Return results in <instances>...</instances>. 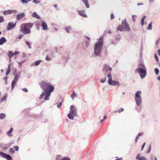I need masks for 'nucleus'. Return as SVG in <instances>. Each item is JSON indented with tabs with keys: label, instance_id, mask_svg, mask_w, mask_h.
I'll list each match as a JSON object with an SVG mask.
<instances>
[{
	"label": "nucleus",
	"instance_id": "obj_1",
	"mask_svg": "<svg viewBox=\"0 0 160 160\" xmlns=\"http://www.w3.org/2000/svg\"><path fill=\"white\" fill-rule=\"evenodd\" d=\"M103 38H100L96 43L94 46V54L95 57L100 56L103 45Z\"/></svg>",
	"mask_w": 160,
	"mask_h": 160
},
{
	"label": "nucleus",
	"instance_id": "obj_2",
	"mask_svg": "<svg viewBox=\"0 0 160 160\" xmlns=\"http://www.w3.org/2000/svg\"><path fill=\"white\" fill-rule=\"evenodd\" d=\"M141 94V91H138L135 94L134 99L136 104L135 109L138 112H140L142 110V107L140 106L142 102Z\"/></svg>",
	"mask_w": 160,
	"mask_h": 160
},
{
	"label": "nucleus",
	"instance_id": "obj_3",
	"mask_svg": "<svg viewBox=\"0 0 160 160\" xmlns=\"http://www.w3.org/2000/svg\"><path fill=\"white\" fill-rule=\"evenodd\" d=\"M41 88L43 89L44 91L51 93L54 89V86L52 85L48 81L44 80L42 81L39 84Z\"/></svg>",
	"mask_w": 160,
	"mask_h": 160
},
{
	"label": "nucleus",
	"instance_id": "obj_4",
	"mask_svg": "<svg viewBox=\"0 0 160 160\" xmlns=\"http://www.w3.org/2000/svg\"><path fill=\"white\" fill-rule=\"evenodd\" d=\"M135 71L138 72L140 75L142 79L146 75V68L143 63H140L137 69L135 70Z\"/></svg>",
	"mask_w": 160,
	"mask_h": 160
},
{
	"label": "nucleus",
	"instance_id": "obj_5",
	"mask_svg": "<svg viewBox=\"0 0 160 160\" xmlns=\"http://www.w3.org/2000/svg\"><path fill=\"white\" fill-rule=\"evenodd\" d=\"M32 23H26L22 24L20 27V31L22 32L24 34H29L31 33L30 29L32 27Z\"/></svg>",
	"mask_w": 160,
	"mask_h": 160
},
{
	"label": "nucleus",
	"instance_id": "obj_6",
	"mask_svg": "<svg viewBox=\"0 0 160 160\" xmlns=\"http://www.w3.org/2000/svg\"><path fill=\"white\" fill-rule=\"evenodd\" d=\"M122 25L119 26L117 28V29L118 30L120 31L129 32L130 31V28L126 18L122 21Z\"/></svg>",
	"mask_w": 160,
	"mask_h": 160
},
{
	"label": "nucleus",
	"instance_id": "obj_7",
	"mask_svg": "<svg viewBox=\"0 0 160 160\" xmlns=\"http://www.w3.org/2000/svg\"><path fill=\"white\" fill-rule=\"evenodd\" d=\"M107 77L108 78V83L110 85L112 86H119V82L116 81H112V76L111 73L108 74L107 75Z\"/></svg>",
	"mask_w": 160,
	"mask_h": 160
},
{
	"label": "nucleus",
	"instance_id": "obj_8",
	"mask_svg": "<svg viewBox=\"0 0 160 160\" xmlns=\"http://www.w3.org/2000/svg\"><path fill=\"white\" fill-rule=\"evenodd\" d=\"M51 93L43 91L41 94L40 95L39 99H40L44 98L45 100H48L51 96Z\"/></svg>",
	"mask_w": 160,
	"mask_h": 160
},
{
	"label": "nucleus",
	"instance_id": "obj_9",
	"mask_svg": "<svg viewBox=\"0 0 160 160\" xmlns=\"http://www.w3.org/2000/svg\"><path fill=\"white\" fill-rule=\"evenodd\" d=\"M16 25V23H14L12 22H10L8 23L7 26V29L9 31L15 28Z\"/></svg>",
	"mask_w": 160,
	"mask_h": 160
},
{
	"label": "nucleus",
	"instance_id": "obj_10",
	"mask_svg": "<svg viewBox=\"0 0 160 160\" xmlns=\"http://www.w3.org/2000/svg\"><path fill=\"white\" fill-rule=\"evenodd\" d=\"M0 155L2 157L6 158L7 160H11L12 159V157L10 155L6 154L2 152H0Z\"/></svg>",
	"mask_w": 160,
	"mask_h": 160
},
{
	"label": "nucleus",
	"instance_id": "obj_11",
	"mask_svg": "<svg viewBox=\"0 0 160 160\" xmlns=\"http://www.w3.org/2000/svg\"><path fill=\"white\" fill-rule=\"evenodd\" d=\"M77 110L76 108L73 105H71L70 107V110L69 112L73 114L74 115H77Z\"/></svg>",
	"mask_w": 160,
	"mask_h": 160
},
{
	"label": "nucleus",
	"instance_id": "obj_12",
	"mask_svg": "<svg viewBox=\"0 0 160 160\" xmlns=\"http://www.w3.org/2000/svg\"><path fill=\"white\" fill-rule=\"evenodd\" d=\"M103 70L108 73V74L109 73H111L110 72L112 71V69L109 66L106 65L104 66Z\"/></svg>",
	"mask_w": 160,
	"mask_h": 160
},
{
	"label": "nucleus",
	"instance_id": "obj_13",
	"mask_svg": "<svg viewBox=\"0 0 160 160\" xmlns=\"http://www.w3.org/2000/svg\"><path fill=\"white\" fill-rule=\"evenodd\" d=\"M77 12L80 16L84 18H87V15L85 14L84 10H78Z\"/></svg>",
	"mask_w": 160,
	"mask_h": 160
},
{
	"label": "nucleus",
	"instance_id": "obj_14",
	"mask_svg": "<svg viewBox=\"0 0 160 160\" xmlns=\"http://www.w3.org/2000/svg\"><path fill=\"white\" fill-rule=\"evenodd\" d=\"M16 10H7L3 12V13L4 15H7L9 14H11L13 12H16Z\"/></svg>",
	"mask_w": 160,
	"mask_h": 160
},
{
	"label": "nucleus",
	"instance_id": "obj_15",
	"mask_svg": "<svg viewBox=\"0 0 160 160\" xmlns=\"http://www.w3.org/2000/svg\"><path fill=\"white\" fill-rule=\"evenodd\" d=\"M25 16V14L24 12L21 13L20 14H18L16 16V19L18 20H19L23 18Z\"/></svg>",
	"mask_w": 160,
	"mask_h": 160
},
{
	"label": "nucleus",
	"instance_id": "obj_16",
	"mask_svg": "<svg viewBox=\"0 0 160 160\" xmlns=\"http://www.w3.org/2000/svg\"><path fill=\"white\" fill-rule=\"evenodd\" d=\"M41 22V26L42 27L43 29L44 30H48V28L47 24L44 21H42Z\"/></svg>",
	"mask_w": 160,
	"mask_h": 160
},
{
	"label": "nucleus",
	"instance_id": "obj_17",
	"mask_svg": "<svg viewBox=\"0 0 160 160\" xmlns=\"http://www.w3.org/2000/svg\"><path fill=\"white\" fill-rule=\"evenodd\" d=\"M13 75L15 76L13 80L18 81L20 76V73H16L15 72L14 73Z\"/></svg>",
	"mask_w": 160,
	"mask_h": 160
},
{
	"label": "nucleus",
	"instance_id": "obj_18",
	"mask_svg": "<svg viewBox=\"0 0 160 160\" xmlns=\"http://www.w3.org/2000/svg\"><path fill=\"white\" fill-rule=\"evenodd\" d=\"M140 155L138 154L137 155L136 159H138L139 160H146L147 159L144 156H142L141 157H140Z\"/></svg>",
	"mask_w": 160,
	"mask_h": 160
},
{
	"label": "nucleus",
	"instance_id": "obj_19",
	"mask_svg": "<svg viewBox=\"0 0 160 160\" xmlns=\"http://www.w3.org/2000/svg\"><path fill=\"white\" fill-rule=\"evenodd\" d=\"M7 41V40L4 37H2L0 39V45H2Z\"/></svg>",
	"mask_w": 160,
	"mask_h": 160
},
{
	"label": "nucleus",
	"instance_id": "obj_20",
	"mask_svg": "<svg viewBox=\"0 0 160 160\" xmlns=\"http://www.w3.org/2000/svg\"><path fill=\"white\" fill-rule=\"evenodd\" d=\"M65 29L66 32L67 33H70L72 30L71 27L70 26H68L65 27Z\"/></svg>",
	"mask_w": 160,
	"mask_h": 160
},
{
	"label": "nucleus",
	"instance_id": "obj_21",
	"mask_svg": "<svg viewBox=\"0 0 160 160\" xmlns=\"http://www.w3.org/2000/svg\"><path fill=\"white\" fill-rule=\"evenodd\" d=\"M76 116V115H74L73 114L70 112L68 114V117L71 120H73L75 116Z\"/></svg>",
	"mask_w": 160,
	"mask_h": 160
},
{
	"label": "nucleus",
	"instance_id": "obj_22",
	"mask_svg": "<svg viewBox=\"0 0 160 160\" xmlns=\"http://www.w3.org/2000/svg\"><path fill=\"white\" fill-rule=\"evenodd\" d=\"M13 131V128H11L9 131L7 132H6V134L8 135L9 136H12V133Z\"/></svg>",
	"mask_w": 160,
	"mask_h": 160
},
{
	"label": "nucleus",
	"instance_id": "obj_23",
	"mask_svg": "<svg viewBox=\"0 0 160 160\" xmlns=\"http://www.w3.org/2000/svg\"><path fill=\"white\" fill-rule=\"evenodd\" d=\"M17 82V81L14 80L12 81L11 83V88L12 90L14 89Z\"/></svg>",
	"mask_w": 160,
	"mask_h": 160
},
{
	"label": "nucleus",
	"instance_id": "obj_24",
	"mask_svg": "<svg viewBox=\"0 0 160 160\" xmlns=\"http://www.w3.org/2000/svg\"><path fill=\"white\" fill-rule=\"evenodd\" d=\"M82 1L85 5L87 8H89V6L88 0H82Z\"/></svg>",
	"mask_w": 160,
	"mask_h": 160
},
{
	"label": "nucleus",
	"instance_id": "obj_25",
	"mask_svg": "<svg viewBox=\"0 0 160 160\" xmlns=\"http://www.w3.org/2000/svg\"><path fill=\"white\" fill-rule=\"evenodd\" d=\"M32 16L33 17L37 19H39L40 18V16L36 12H34Z\"/></svg>",
	"mask_w": 160,
	"mask_h": 160
},
{
	"label": "nucleus",
	"instance_id": "obj_26",
	"mask_svg": "<svg viewBox=\"0 0 160 160\" xmlns=\"http://www.w3.org/2000/svg\"><path fill=\"white\" fill-rule=\"evenodd\" d=\"M10 65H11L10 64H8V65L7 69V71L6 72V75H8L10 73Z\"/></svg>",
	"mask_w": 160,
	"mask_h": 160
},
{
	"label": "nucleus",
	"instance_id": "obj_27",
	"mask_svg": "<svg viewBox=\"0 0 160 160\" xmlns=\"http://www.w3.org/2000/svg\"><path fill=\"white\" fill-rule=\"evenodd\" d=\"M7 98V96L6 95L4 96L3 97H2L0 101V102L1 103L2 102L5 101L6 100Z\"/></svg>",
	"mask_w": 160,
	"mask_h": 160
},
{
	"label": "nucleus",
	"instance_id": "obj_28",
	"mask_svg": "<svg viewBox=\"0 0 160 160\" xmlns=\"http://www.w3.org/2000/svg\"><path fill=\"white\" fill-rule=\"evenodd\" d=\"M146 17V16H143L141 18V25L142 26H143L144 24V20H145V18Z\"/></svg>",
	"mask_w": 160,
	"mask_h": 160
},
{
	"label": "nucleus",
	"instance_id": "obj_29",
	"mask_svg": "<svg viewBox=\"0 0 160 160\" xmlns=\"http://www.w3.org/2000/svg\"><path fill=\"white\" fill-rule=\"evenodd\" d=\"M8 55L10 59L14 56V54L11 51H9L8 52Z\"/></svg>",
	"mask_w": 160,
	"mask_h": 160
},
{
	"label": "nucleus",
	"instance_id": "obj_30",
	"mask_svg": "<svg viewBox=\"0 0 160 160\" xmlns=\"http://www.w3.org/2000/svg\"><path fill=\"white\" fill-rule=\"evenodd\" d=\"M124 111V109L122 108H120L118 110L114 112V113H116L117 112L120 113L121 112Z\"/></svg>",
	"mask_w": 160,
	"mask_h": 160
},
{
	"label": "nucleus",
	"instance_id": "obj_31",
	"mask_svg": "<svg viewBox=\"0 0 160 160\" xmlns=\"http://www.w3.org/2000/svg\"><path fill=\"white\" fill-rule=\"evenodd\" d=\"M6 115L5 114L3 113H1L0 114V119H3L5 118Z\"/></svg>",
	"mask_w": 160,
	"mask_h": 160
},
{
	"label": "nucleus",
	"instance_id": "obj_32",
	"mask_svg": "<svg viewBox=\"0 0 160 160\" xmlns=\"http://www.w3.org/2000/svg\"><path fill=\"white\" fill-rule=\"evenodd\" d=\"M32 2L36 4H38L40 2V1L39 0H33Z\"/></svg>",
	"mask_w": 160,
	"mask_h": 160
},
{
	"label": "nucleus",
	"instance_id": "obj_33",
	"mask_svg": "<svg viewBox=\"0 0 160 160\" xmlns=\"http://www.w3.org/2000/svg\"><path fill=\"white\" fill-rule=\"evenodd\" d=\"M136 15H133L132 16V19L133 21L134 22H135L136 20Z\"/></svg>",
	"mask_w": 160,
	"mask_h": 160
},
{
	"label": "nucleus",
	"instance_id": "obj_34",
	"mask_svg": "<svg viewBox=\"0 0 160 160\" xmlns=\"http://www.w3.org/2000/svg\"><path fill=\"white\" fill-rule=\"evenodd\" d=\"M152 29V22L149 23L148 25V30H151Z\"/></svg>",
	"mask_w": 160,
	"mask_h": 160
},
{
	"label": "nucleus",
	"instance_id": "obj_35",
	"mask_svg": "<svg viewBox=\"0 0 160 160\" xmlns=\"http://www.w3.org/2000/svg\"><path fill=\"white\" fill-rule=\"evenodd\" d=\"M77 96V95L75 94L74 92H73L71 95V97L73 100H74L75 98Z\"/></svg>",
	"mask_w": 160,
	"mask_h": 160
},
{
	"label": "nucleus",
	"instance_id": "obj_36",
	"mask_svg": "<svg viewBox=\"0 0 160 160\" xmlns=\"http://www.w3.org/2000/svg\"><path fill=\"white\" fill-rule=\"evenodd\" d=\"M25 42L27 44V45L28 46V48H29V49H31V44L30 42H28V41H26Z\"/></svg>",
	"mask_w": 160,
	"mask_h": 160
},
{
	"label": "nucleus",
	"instance_id": "obj_37",
	"mask_svg": "<svg viewBox=\"0 0 160 160\" xmlns=\"http://www.w3.org/2000/svg\"><path fill=\"white\" fill-rule=\"evenodd\" d=\"M40 62H41V61L40 60H38V61H36L35 62L34 65L35 66H38L40 64Z\"/></svg>",
	"mask_w": 160,
	"mask_h": 160
},
{
	"label": "nucleus",
	"instance_id": "obj_38",
	"mask_svg": "<svg viewBox=\"0 0 160 160\" xmlns=\"http://www.w3.org/2000/svg\"><path fill=\"white\" fill-rule=\"evenodd\" d=\"M106 81V77H105L103 78H102L100 80V82L102 83H104Z\"/></svg>",
	"mask_w": 160,
	"mask_h": 160
},
{
	"label": "nucleus",
	"instance_id": "obj_39",
	"mask_svg": "<svg viewBox=\"0 0 160 160\" xmlns=\"http://www.w3.org/2000/svg\"><path fill=\"white\" fill-rule=\"evenodd\" d=\"M21 1L23 4H26L28 2V0H21Z\"/></svg>",
	"mask_w": 160,
	"mask_h": 160
},
{
	"label": "nucleus",
	"instance_id": "obj_40",
	"mask_svg": "<svg viewBox=\"0 0 160 160\" xmlns=\"http://www.w3.org/2000/svg\"><path fill=\"white\" fill-rule=\"evenodd\" d=\"M4 21V18L2 16L0 15V23L3 22Z\"/></svg>",
	"mask_w": 160,
	"mask_h": 160
},
{
	"label": "nucleus",
	"instance_id": "obj_41",
	"mask_svg": "<svg viewBox=\"0 0 160 160\" xmlns=\"http://www.w3.org/2000/svg\"><path fill=\"white\" fill-rule=\"evenodd\" d=\"M154 71L155 73V74L156 75H157L159 73V70L157 68H155L154 69Z\"/></svg>",
	"mask_w": 160,
	"mask_h": 160
},
{
	"label": "nucleus",
	"instance_id": "obj_42",
	"mask_svg": "<svg viewBox=\"0 0 160 160\" xmlns=\"http://www.w3.org/2000/svg\"><path fill=\"white\" fill-rule=\"evenodd\" d=\"M85 38L86 39V40L87 42V43H88L90 41V38L88 36H86Z\"/></svg>",
	"mask_w": 160,
	"mask_h": 160
},
{
	"label": "nucleus",
	"instance_id": "obj_43",
	"mask_svg": "<svg viewBox=\"0 0 160 160\" xmlns=\"http://www.w3.org/2000/svg\"><path fill=\"white\" fill-rule=\"evenodd\" d=\"M13 148L15 149L16 151H18L19 149V147L18 146H14Z\"/></svg>",
	"mask_w": 160,
	"mask_h": 160
},
{
	"label": "nucleus",
	"instance_id": "obj_44",
	"mask_svg": "<svg viewBox=\"0 0 160 160\" xmlns=\"http://www.w3.org/2000/svg\"><path fill=\"white\" fill-rule=\"evenodd\" d=\"M9 152L10 153H13L15 152V151L13 150V148H11L9 150Z\"/></svg>",
	"mask_w": 160,
	"mask_h": 160
},
{
	"label": "nucleus",
	"instance_id": "obj_45",
	"mask_svg": "<svg viewBox=\"0 0 160 160\" xmlns=\"http://www.w3.org/2000/svg\"><path fill=\"white\" fill-rule=\"evenodd\" d=\"M46 60L47 61H50L51 59V58L48 56H47L46 58Z\"/></svg>",
	"mask_w": 160,
	"mask_h": 160
},
{
	"label": "nucleus",
	"instance_id": "obj_46",
	"mask_svg": "<svg viewBox=\"0 0 160 160\" xmlns=\"http://www.w3.org/2000/svg\"><path fill=\"white\" fill-rule=\"evenodd\" d=\"M62 105V103L61 102H59L57 106V107L58 108H59Z\"/></svg>",
	"mask_w": 160,
	"mask_h": 160
},
{
	"label": "nucleus",
	"instance_id": "obj_47",
	"mask_svg": "<svg viewBox=\"0 0 160 160\" xmlns=\"http://www.w3.org/2000/svg\"><path fill=\"white\" fill-rule=\"evenodd\" d=\"M151 149V146L150 145L149 146V149H148V150L146 152V153H149L150 152Z\"/></svg>",
	"mask_w": 160,
	"mask_h": 160
},
{
	"label": "nucleus",
	"instance_id": "obj_48",
	"mask_svg": "<svg viewBox=\"0 0 160 160\" xmlns=\"http://www.w3.org/2000/svg\"><path fill=\"white\" fill-rule=\"evenodd\" d=\"M155 59L156 60V61H158V57L156 54H155V56H154Z\"/></svg>",
	"mask_w": 160,
	"mask_h": 160
},
{
	"label": "nucleus",
	"instance_id": "obj_49",
	"mask_svg": "<svg viewBox=\"0 0 160 160\" xmlns=\"http://www.w3.org/2000/svg\"><path fill=\"white\" fill-rule=\"evenodd\" d=\"M24 62V61H21V62H18V64L20 66H22V63H23Z\"/></svg>",
	"mask_w": 160,
	"mask_h": 160
},
{
	"label": "nucleus",
	"instance_id": "obj_50",
	"mask_svg": "<svg viewBox=\"0 0 160 160\" xmlns=\"http://www.w3.org/2000/svg\"><path fill=\"white\" fill-rule=\"evenodd\" d=\"M111 19H113L114 18V15L113 14H112L111 15V17H110Z\"/></svg>",
	"mask_w": 160,
	"mask_h": 160
},
{
	"label": "nucleus",
	"instance_id": "obj_51",
	"mask_svg": "<svg viewBox=\"0 0 160 160\" xmlns=\"http://www.w3.org/2000/svg\"><path fill=\"white\" fill-rule=\"evenodd\" d=\"M145 143H143V145L142 146V148H141V151H142L143 150V149L145 146Z\"/></svg>",
	"mask_w": 160,
	"mask_h": 160
},
{
	"label": "nucleus",
	"instance_id": "obj_52",
	"mask_svg": "<svg viewBox=\"0 0 160 160\" xmlns=\"http://www.w3.org/2000/svg\"><path fill=\"white\" fill-rule=\"evenodd\" d=\"M139 139V137L137 136L135 139V142L137 143V142L138 140Z\"/></svg>",
	"mask_w": 160,
	"mask_h": 160
},
{
	"label": "nucleus",
	"instance_id": "obj_53",
	"mask_svg": "<svg viewBox=\"0 0 160 160\" xmlns=\"http://www.w3.org/2000/svg\"><path fill=\"white\" fill-rule=\"evenodd\" d=\"M23 90L24 91V92H28V90L26 88H23Z\"/></svg>",
	"mask_w": 160,
	"mask_h": 160
},
{
	"label": "nucleus",
	"instance_id": "obj_54",
	"mask_svg": "<svg viewBox=\"0 0 160 160\" xmlns=\"http://www.w3.org/2000/svg\"><path fill=\"white\" fill-rule=\"evenodd\" d=\"M160 42V38L158 39L156 42V44H158Z\"/></svg>",
	"mask_w": 160,
	"mask_h": 160
},
{
	"label": "nucleus",
	"instance_id": "obj_55",
	"mask_svg": "<svg viewBox=\"0 0 160 160\" xmlns=\"http://www.w3.org/2000/svg\"><path fill=\"white\" fill-rule=\"evenodd\" d=\"M4 79L6 81V83H7V81L8 79V77L7 76H5L4 78Z\"/></svg>",
	"mask_w": 160,
	"mask_h": 160
},
{
	"label": "nucleus",
	"instance_id": "obj_56",
	"mask_svg": "<svg viewBox=\"0 0 160 160\" xmlns=\"http://www.w3.org/2000/svg\"><path fill=\"white\" fill-rule=\"evenodd\" d=\"M142 134H143V132L139 133L138 134V136L139 137H140V136H141L142 135Z\"/></svg>",
	"mask_w": 160,
	"mask_h": 160
},
{
	"label": "nucleus",
	"instance_id": "obj_57",
	"mask_svg": "<svg viewBox=\"0 0 160 160\" xmlns=\"http://www.w3.org/2000/svg\"><path fill=\"white\" fill-rule=\"evenodd\" d=\"M20 53L19 52H15L14 53H13L14 55L15 54H18Z\"/></svg>",
	"mask_w": 160,
	"mask_h": 160
},
{
	"label": "nucleus",
	"instance_id": "obj_58",
	"mask_svg": "<svg viewBox=\"0 0 160 160\" xmlns=\"http://www.w3.org/2000/svg\"><path fill=\"white\" fill-rule=\"evenodd\" d=\"M149 2L150 3L154 2V0H149Z\"/></svg>",
	"mask_w": 160,
	"mask_h": 160
},
{
	"label": "nucleus",
	"instance_id": "obj_59",
	"mask_svg": "<svg viewBox=\"0 0 160 160\" xmlns=\"http://www.w3.org/2000/svg\"><path fill=\"white\" fill-rule=\"evenodd\" d=\"M22 35H20L18 37V38L19 39H21L22 38Z\"/></svg>",
	"mask_w": 160,
	"mask_h": 160
},
{
	"label": "nucleus",
	"instance_id": "obj_60",
	"mask_svg": "<svg viewBox=\"0 0 160 160\" xmlns=\"http://www.w3.org/2000/svg\"><path fill=\"white\" fill-rule=\"evenodd\" d=\"M141 51L142 52L143 50V48H142V45H141V48H140Z\"/></svg>",
	"mask_w": 160,
	"mask_h": 160
},
{
	"label": "nucleus",
	"instance_id": "obj_61",
	"mask_svg": "<svg viewBox=\"0 0 160 160\" xmlns=\"http://www.w3.org/2000/svg\"><path fill=\"white\" fill-rule=\"evenodd\" d=\"M158 54L159 55H160V49L158 50Z\"/></svg>",
	"mask_w": 160,
	"mask_h": 160
},
{
	"label": "nucleus",
	"instance_id": "obj_62",
	"mask_svg": "<svg viewBox=\"0 0 160 160\" xmlns=\"http://www.w3.org/2000/svg\"><path fill=\"white\" fill-rule=\"evenodd\" d=\"M107 118V116H105L104 117L103 120H104L106 119Z\"/></svg>",
	"mask_w": 160,
	"mask_h": 160
},
{
	"label": "nucleus",
	"instance_id": "obj_63",
	"mask_svg": "<svg viewBox=\"0 0 160 160\" xmlns=\"http://www.w3.org/2000/svg\"><path fill=\"white\" fill-rule=\"evenodd\" d=\"M150 160H153V157L152 156H151L150 157Z\"/></svg>",
	"mask_w": 160,
	"mask_h": 160
},
{
	"label": "nucleus",
	"instance_id": "obj_64",
	"mask_svg": "<svg viewBox=\"0 0 160 160\" xmlns=\"http://www.w3.org/2000/svg\"><path fill=\"white\" fill-rule=\"evenodd\" d=\"M157 79L158 80H159V81H160V76L158 77Z\"/></svg>",
	"mask_w": 160,
	"mask_h": 160
}]
</instances>
